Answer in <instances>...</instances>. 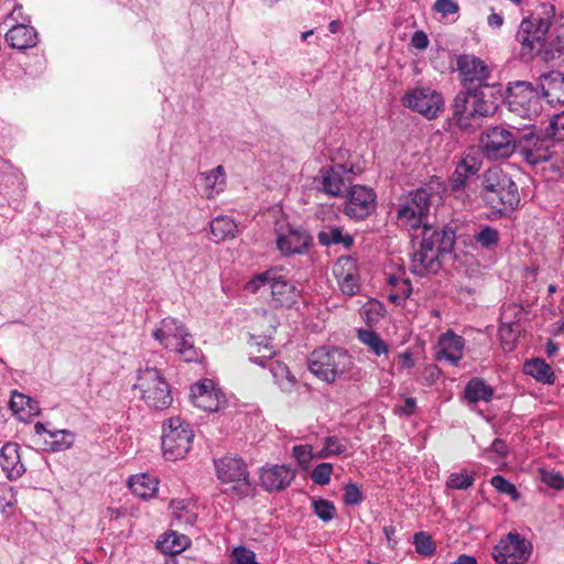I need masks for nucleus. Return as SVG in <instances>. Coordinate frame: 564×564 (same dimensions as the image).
<instances>
[{
    "label": "nucleus",
    "instance_id": "obj_1",
    "mask_svg": "<svg viewBox=\"0 0 564 564\" xmlns=\"http://www.w3.org/2000/svg\"><path fill=\"white\" fill-rule=\"evenodd\" d=\"M457 224L452 221L442 229L423 225L420 249L413 253L411 270L419 275L436 274L445 258L451 257L456 243Z\"/></svg>",
    "mask_w": 564,
    "mask_h": 564
},
{
    "label": "nucleus",
    "instance_id": "obj_2",
    "mask_svg": "<svg viewBox=\"0 0 564 564\" xmlns=\"http://www.w3.org/2000/svg\"><path fill=\"white\" fill-rule=\"evenodd\" d=\"M553 14L554 7L543 4L542 12L533 13L521 21L516 39L521 44L520 58L522 62L529 63L535 56H542L544 61L555 58V40L546 42Z\"/></svg>",
    "mask_w": 564,
    "mask_h": 564
},
{
    "label": "nucleus",
    "instance_id": "obj_3",
    "mask_svg": "<svg viewBox=\"0 0 564 564\" xmlns=\"http://www.w3.org/2000/svg\"><path fill=\"white\" fill-rule=\"evenodd\" d=\"M480 194L484 200L501 214L516 210L520 194L516 182L499 166L486 170L480 176Z\"/></svg>",
    "mask_w": 564,
    "mask_h": 564
},
{
    "label": "nucleus",
    "instance_id": "obj_4",
    "mask_svg": "<svg viewBox=\"0 0 564 564\" xmlns=\"http://www.w3.org/2000/svg\"><path fill=\"white\" fill-rule=\"evenodd\" d=\"M503 104L516 116L535 120L544 110L538 84L527 80L509 82L503 94Z\"/></svg>",
    "mask_w": 564,
    "mask_h": 564
},
{
    "label": "nucleus",
    "instance_id": "obj_5",
    "mask_svg": "<svg viewBox=\"0 0 564 564\" xmlns=\"http://www.w3.org/2000/svg\"><path fill=\"white\" fill-rule=\"evenodd\" d=\"M352 365V357L339 347H319L307 359L310 371L327 383L345 378Z\"/></svg>",
    "mask_w": 564,
    "mask_h": 564
},
{
    "label": "nucleus",
    "instance_id": "obj_6",
    "mask_svg": "<svg viewBox=\"0 0 564 564\" xmlns=\"http://www.w3.org/2000/svg\"><path fill=\"white\" fill-rule=\"evenodd\" d=\"M152 337L163 348L177 352L186 362L198 359V350L194 346L193 335L177 318H162L152 330Z\"/></svg>",
    "mask_w": 564,
    "mask_h": 564
},
{
    "label": "nucleus",
    "instance_id": "obj_7",
    "mask_svg": "<svg viewBox=\"0 0 564 564\" xmlns=\"http://www.w3.org/2000/svg\"><path fill=\"white\" fill-rule=\"evenodd\" d=\"M133 389L139 390L141 399L153 410L162 411L173 402L171 387L155 367L139 369Z\"/></svg>",
    "mask_w": 564,
    "mask_h": 564
},
{
    "label": "nucleus",
    "instance_id": "obj_8",
    "mask_svg": "<svg viewBox=\"0 0 564 564\" xmlns=\"http://www.w3.org/2000/svg\"><path fill=\"white\" fill-rule=\"evenodd\" d=\"M520 131L506 126L487 127L479 137V149L491 161L509 159L521 147Z\"/></svg>",
    "mask_w": 564,
    "mask_h": 564
},
{
    "label": "nucleus",
    "instance_id": "obj_9",
    "mask_svg": "<svg viewBox=\"0 0 564 564\" xmlns=\"http://www.w3.org/2000/svg\"><path fill=\"white\" fill-rule=\"evenodd\" d=\"M435 192L431 185L421 186L402 195L399 199L397 218L404 226L417 229L430 213Z\"/></svg>",
    "mask_w": 564,
    "mask_h": 564
},
{
    "label": "nucleus",
    "instance_id": "obj_10",
    "mask_svg": "<svg viewBox=\"0 0 564 564\" xmlns=\"http://www.w3.org/2000/svg\"><path fill=\"white\" fill-rule=\"evenodd\" d=\"M162 451L167 460H178L189 452L194 432L181 417H171L162 427Z\"/></svg>",
    "mask_w": 564,
    "mask_h": 564
},
{
    "label": "nucleus",
    "instance_id": "obj_11",
    "mask_svg": "<svg viewBox=\"0 0 564 564\" xmlns=\"http://www.w3.org/2000/svg\"><path fill=\"white\" fill-rule=\"evenodd\" d=\"M217 477L221 482L232 484V490L239 497L250 491L249 474L245 462L236 456H226L215 462Z\"/></svg>",
    "mask_w": 564,
    "mask_h": 564
},
{
    "label": "nucleus",
    "instance_id": "obj_12",
    "mask_svg": "<svg viewBox=\"0 0 564 564\" xmlns=\"http://www.w3.org/2000/svg\"><path fill=\"white\" fill-rule=\"evenodd\" d=\"M531 554V544L519 533H508L494 547L492 557L498 564H524Z\"/></svg>",
    "mask_w": 564,
    "mask_h": 564
},
{
    "label": "nucleus",
    "instance_id": "obj_13",
    "mask_svg": "<svg viewBox=\"0 0 564 564\" xmlns=\"http://www.w3.org/2000/svg\"><path fill=\"white\" fill-rule=\"evenodd\" d=\"M377 208V195L370 187L354 185L350 187L344 214L355 220L368 218Z\"/></svg>",
    "mask_w": 564,
    "mask_h": 564
},
{
    "label": "nucleus",
    "instance_id": "obj_14",
    "mask_svg": "<svg viewBox=\"0 0 564 564\" xmlns=\"http://www.w3.org/2000/svg\"><path fill=\"white\" fill-rule=\"evenodd\" d=\"M457 70L464 89L489 87L487 79L490 75L486 63L479 57L463 54L457 57Z\"/></svg>",
    "mask_w": 564,
    "mask_h": 564
},
{
    "label": "nucleus",
    "instance_id": "obj_15",
    "mask_svg": "<svg viewBox=\"0 0 564 564\" xmlns=\"http://www.w3.org/2000/svg\"><path fill=\"white\" fill-rule=\"evenodd\" d=\"M403 104L431 120L438 116L444 102L442 95L436 90L416 88L404 96Z\"/></svg>",
    "mask_w": 564,
    "mask_h": 564
},
{
    "label": "nucleus",
    "instance_id": "obj_16",
    "mask_svg": "<svg viewBox=\"0 0 564 564\" xmlns=\"http://www.w3.org/2000/svg\"><path fill=\"white\" fill-rule=\"evenodd\" d=\"M522 315V308L517 305L508 304L502 307L499 337L505 351H512L516 348L518 337L521 333L519 322Z\"/></svg>",
    "mask_w": 564,
    "mask_h": 564
},
{
    "label": "nucleus",
    "instance_id": "obj_17",
    "mask_svg": "<svg viewBox=\"0 0 564 564\" xmlns=\"http://www.w3.org/2000/svg\"><path fill=\"white\" fill-rule=\"evenodd\" d=\"M313 245V237L302 227H289L276 238V248L284 257L305 254Z\"/></svg>",
    "mask_w": 564,
    "mask_h": 564
},
{
    "label": "nucleus",
    "instance_id": "obj_18",
    "mask_svg": "<svg viewBox=\"0 0 564 564\" xmlns=\"http://www.w3.org/2000/svg\"><path fill=\"white\" fill-rule=\"evenodd\" d=\"M524 140L527 145L521 144L519 149L527 163L536 165L552 158L554 153L552 148L556 142L546 135V130L543 137L529 133L524 135Z\"/></svg>",
    "mask_w": 564,
    "mask_h": 564
},
{
    "label": "nucleus",
    "instance_id": "obj_19",
    "mask_svg": "<svg viewBox=\"0 0 564 564\" xmlns=\"http://www.w3.org/2000/svg\"><path fill=\"white\" fill-rule=\"evenodd\" d=\"M296 476V470L288 465H264L260 469V484L265 491L286 489Z\"/></svg>",
    "mask_w": 564,
    "mask_h": 564
},
{
    "label": "nucleus",
    "instance_id": "obj_20",
    "mask_svg": "<svg viewBox=\"0 0 564 564\" xmlns=\"http://www.w3.org/2000/svg\"><path fill=\"white\" fill-rule=\"evenodd\" d=\"M221 398L220 391L215 389L214 382L210 379H204L191 388L192 403L205 412L218 411Z\"/></svg>",
    "mask_w": 564,
    "mask_h": 564
},
{
    "label": "nucleus",
    "instance_id": "obj_21",
    "mask_svg": "<svg viewBox=\"0 0 564 564\" xmlns=\"http://www.w3.org/2000/svg\"><path fill=\"white\" fill-rule=\"evenodd\" d=\"M539 88L544 104L550 106L564 105V74L552 70L539 78Z\"/></svg>",
    "mask_w": 564,
    "mask_h": 564
},
{
    "label": "nucleus",
    "instance_id": "obj_22",
    "mask_svg": "<svg viewBox=\"0 0 564 564\" xmlns=\"http://www.w3.org/2000/svg\"><path fill=\"white\" fill-rule=\"evenodd\" d=\"M470 94L471 91H467L466 89L459 90L452 104V118L463 131L473 130L474 126L471 121L478 119L477 115L473 111L474 104Z\"/></svg>",
    "mask_w": 564,
    "mask_h": 564
},
{
    "label": "nucleus",
    "instance_id": "obj_23",
    "mask_svg": "<svg viewBox=\"0 0 564 564\" xmlns=\"http://www.w3.org/2000/svg\"><path fill=\"white\" fill-rule=\"evenodd\" d=\"M344 174L345 169L340 164L322 167L318 175V180H321L318 188L333 197L343 196L347 187Z\"/></svg>",
    "mask_w": 564,
    "mask_h": 564
},
{
    "label": "nucleus",
    "instance_id": "obj_24",
    "mask_svg": "<svg viewBox=\"0 0 564 564\" xmlns=\"http://www.w3.org/2000/svg\"><path fill=\"white\" fill-rule=\"evenodd\" d=\"M0 466L9 480H17L25 473V466L21 462L20 446L8 442L0 449Z\"/></svg>",
    "mask_w": 564,
    "mask_h": 564
},
{
    "label": "nucleus",
    "instance_id": "obj_25",
    "mask_svg": "<svg viewBox=\"0 0 564 564\" xmlns=\"http://www.w3.org/2000/svg\"><path fill=\"white\" fill-rule=\"evenodd\" d=\"M270 289L272 300L279 306L290 308L294 306L301 297V291L296 285L288 281L276 269L275 279L272 280Z\"/></svg>",
    "mask_w": 564,
    "mask_h": 564
},
{
    "label": "nucleus",
    "instance_id": "obj_26",
    "mask_svg": "<svg viewBox=\"0 0 564 564\" xmlns=\"http://www.w3.org/2000/svg\"><path fill=\"white\" fill-rule=\"evenodd\" d=\"M440 350L437 352L438 359H446L452 365H457L463 358V349L465 339L448 329L440 336L438 339Z\"/></svg>",
    "mask_w": 564,
    "mask_h": 564
},
{
    "label": "nucleus",
    "instance_id": "obj_27",
    "mask_svg": "<svg viewBox=\"0 0 564 564\" xmlns=\"http://www.w3.org/2000/svg\"><path fill=\"white\" fill-rule=\"evenodd\" d=\"M6 41L11 47L23 51L36 45L37 33L32 26L21 22L10 26L6 33Z\"/></svg>",
    "mask_w": 564,
    "mask_h": 564
},
{
    "label": "nucleus",
    "instance_id": "obj_28",
    "mask_svg": "<svg viewBox=\"0 0 564 564\" xmlns=\"http://www.w3.org/2000/svg\"><path fill=\"white\" fill-rule=\"evenodd\" d=\"M198 178L203 186V194L208 199L214 198L215 195L224 191L226 176L221 165L209 172L199 173Z\"/></svg>",
    "mask_w": 564,
    "mask_h": 564
},
{
    "label": "nucleus",
    "instance_id": "obj_29",
    "mask_svg": "<svg viewBox=\"0 0 564 564\" xmlns=\"http://www.w3.org/2000/svg\"><path fill=\"white\" fill-rule=\"evenodd\" d=\"M485 87L467 88V91H471L470 97L474 104L473 111L477 115V118H485L495 115L498 105L492 96H488Z\"/></svg>",
    "mask_w": 564,
    "mask_h": 564
},
{
    "label": "nucleus",
    "instance_id": "obj_30",
    "mask_svg": "<svg viewBox=\"0 0 564 564\" xmlns=\"http://www.w3.org/2000/svg\"><path fill=\"white\" fill-rule=\"evenodd\" d=\"M317 240L323 247L341 245L344 248L350 249L354 245V237L349 234H344L343 229L337 226H325L318 231Z\"/></svg>",
    "mask_w": 564,
    "mask_h": 564
},
{
    "label": "nucleus",
    "instance_id": "obj_31",
    "mask_svg": "<svg viewBox=\"0 0 564 564\" xmlns=\"http://www.w3.org/2000/svg\"><path fill=\"white\" fill-rule=\"evenodd\" d=\"M268 367L282 392L291 393L295 389L297 380L286 365L281 361H271Z\"/></svg>",
    "mask_w": 564,
    "mask_h": 564
},
{
    "label": "nucleus",
    "instance_id": "obj_32",
    "mask_svg": "<svg viewBox=\"0 0 564 564\" xmlns=\"http://www.w3.org/2000/svg\"><path fill=\"white\" fill-rule=\"evenodd\" d=\"M492 395L494 389L484 379L478 377L471 378L464 390V397L469 403L488 402Z\"/></svg>",
    "mask_w": 564,
    "mask_h": 564
},
{
    "label": "nucleus",
    "instance_id": "obj_33",
    "mask_svg": "<svg viewBox=\"0 0 564 564\" xmlns=\"http://www.w3.org/2000/svg\"><path fill=\"white\" fill-rule=\"evenodd\" d=\"M478 164L473 158H465L458 162L451 177L452 187L458 191L467 184V181L478 172Z\"/></svg>",
    "mask_w": 564,
    "mask_h": 564
},
{
    "label": "nucleus",
    "instance_id": "obj_34",
    "mask_svg": "<svg viewBox=\"0 0 564 564\" xmlns=\"http://www.w3.org/2000/svg\"><path fill=\"white\" fill-rule=\"evenodd\" d=\"M128 484L132 492L142 499L152 498L158 491L156 479L147 474L131 476Z\"/></svg>",
    "mask_w": 564,
    "mask_h": 564
},
{
    "label": "nucleus",
    "instance_id": "obj_35",
    "mask_svg": "<svg viewBox=\"0 0 564 564\" xmlns=\"http://www.w3.org/2000/svg\"><path fill=\"white\" fill-rule=\"evenodd\" d=\"M237 224L228 216H217L210 223V232L216 242L236 237Z\"/></svg>",
    "mask_w": 564,
    "mask_h": 564
},
{
    "label": "nucleus",
    "instance_id": "obj_36",
    "mask_svg": "<svg viewBox=\"0 0 564 564\" xmlns=\"http://www.w3.org/2000/svg\"><path fill=\"white\" fill-rule=\"evenodd\" d=\"M191 541L184 534L176 532L165 533L156 543V547L165 554H178L184 551Z\"/></svg>",
    "mask_w": 564,
    "mask_h": 564
},
{
    "label": "nucleus",
    "instance_id": "obj_37",
    "mask_svg": "<svg viewBox=\"0 0 564 564\" xmlns=\"http://www.w3.org/2000/svg\"><path fill=\"white\" fill-rule=\"evenodd\" d=\"M172 514L177 524H185L193 527L197 520V514L194 512V503L185 500H173L170 505Z\"/></svg>",
    "mask_w": 564,
    "mask_h": 564
},
{
    "label": "nucleus",
    "instance_id": "obj_38",
    "mask_svg": "<svg viewBox=\"0 0 564 564\" xmlns=\"http://www.w3.org/2000/svg\"><path fill=\"white\" fill-rule=\"evenodd\" d=\"M524 371L540 382L549 384L554 382L552 368L543 359L536 358L525 362Z\"/></svg>",
    "mask_w": 564,
    "mask_h": 564
},
{
    "label": "nucleus",
    "instance_id": "obj_39",
    "mask_svg": "<svg viewBox=\"0 0 564 564\" xmlns=\"http://www.w3.org/2000/svg\"><path fill=\"white\" fill-rule=\"evenodd\" d=\"M474 240L481 248L492 250L500 241V232L491 226H480L478 232L474 236Z\"/></svg>",
    "mask_w": 564,
    "mask_h": 564
},
{
    "label": "nucleus",
    "instance_id": "obj_40",
    "mask_svg": "<svg viewBox=\"0 0 564 564\" xmlns=\"http://www.w3.org/2000/svg\"><path fill=\"white\" fill-rule=\"evenodd\" d=\"M358 339L368 346L373 354L377 356H381L388 352L387 344L381 339V337L373 330L370 329H360L358 330Z\"/></svg>",
    "mask_w": 564,
    "mask_h": 564
},
{
    "label": "nucleus",
    "instance_id": "obj_41",
    "mask_svg": "<svg viewBox=\"0 0 564 564\" xmlns=\"http://www.w3.org/2000/svg\"><path fill=\"white\" fill-rule=\"evenodd\" d=\"M51 441L47 444L52 452H63L70 448L74 444L75 436L67 430H57L48 432Z\"/></svg>",
    "mask_w": 564,
    "mask_h": 564
},
{
    "label": "nucleus",
    "instance_id": "obj_42",
    "mask_svg": "<svg viewBox=\"0 0 564 564\" xmlns=\"http://www.w3.org/2000/svg\"><path fill=\"white\" fill-rule=\"evenodd\" d=\"M312 508L314 514L324 522L333 520L336 516L334 502L326 499H313Z\"/></svg>",
    "mask_w": 564,
    "mask_h": 564
},
{
    "label": "nucleus",
    "instance_id": "obj_43",
    "mask_svg": "<svg viewBox=\"0 0 564 564\" xmlns=\"http://www.w3.org/2000/svg\"><path fill=\"white\" fill-rule=\"evenodd\" d=\"M323 448L318 457L339 456L346 454L347 446L337 436H327L323 441Z\"/></svg>",
    "mask_w": 564,
    "mask_h": 564
},
{
    "label": "nucleus",
    "instance_id": "obj_44",
    "mask_svg": "<svg viewBox=\"0 0 564 564\" xmlns=\"http://www.w3.org/2000/svg\"><path fill=\"white\" fill-rule=\"evenodd\" d=\"M415 551L423 556H431L435 553L436 545L432 536L423 531L414 534Z\"/></svg>",
    "mask_w": 564,
    "mask_h": 564
},
{
    "label": "nucleus",
    "instance_id": "obj_45",
    "mask_svg": "<svg viewBox=\"0 0 564 564\" xmlns=\"http://www.w3.org/2000/svg\"><path fill=\"white\" fill-rule=\"evenodd\" d=\"M545 129L546 135L553 141L564 142V112L554 115Z\"/></svg>",
    "mask_w": 564,
    "mask_h": 564
},
{
    "label": "nucleus",
    "instance_id": "obj_46",
    "mask_svg": "<svg viewBox=\"0 0 564 564\" xmlns=\"http://www.w3.org/2000/svg\"><path fill=\"white\" fill-rule=\"evenodd\" d=\"M275 279V269L267 270L262 273L254 275L245 285V289L250 293H256L263 285H271L272 280Z\"/></svg>",
    "mask_w": 564,
    "mask_h": 564
},
{
    "label": "nucleus",
    "instance_id": "obj_47",
    "mask_svg": "<svg viewBox=\"0 0 564 564\" xmlns=\"http://www.w3.org/2000/svg\"><path fill=\"white\" fill-rule=\"evenodd\" d=\"M10 406L14 412L24 410L25 408H28L30 413L36 412L39 410L36 401L19 392L12 393Z\"/></svg>",
    "mask_w": 564,
    "mask_h": 564
},
{
    "label": "nucleus",
    "instance_id": "obj_48",
    "mask_svg": "<svg viewBox=\"0 0 564 564\" xmlns=\"http://www.w3.org/2000/svg\"><path fill=\"white\" fill-rule=\"evenodd\" d=\"M490 482L499 492L510 496L513 501H517L520 498V494L516 486L503 476L496 475L491 478Z\"/></svg>",
    "mask_w": 564,
    "mask_h": 564
},
{
    "label": "nucleus",
    "instance_id": "obj_49",
    "mask_svg": "<svg viewBox=\"0 0 564 564\" xmlns=\"http://www.w3.org/2000/svg\"><path fill=\"white\" fill-rule=\"evenodd\" d=\"M474 481L475 476L473 474L468 475L465 473H453L448 477L447 487L457 490H465L471 487L474 485Z\"/></svg>",
    "mask_w": 564,
    "mask_h": 564
},
{
    "label": "nucleus",
    "instance_id": "obj_50",
    "mask_svg": "<svg viewBox=\"0 0 564 564\" xmlns=\"http://www.w3.org/2000/svg\"><path fill=\"white\" fill-rule=\"evenodd\" d=\"M333 465L329 463L318 464L311 474V479L316 485H327L330 481Z\"/></svg>",
    "mask_w": 564,
    "mask_h": 564
},
{
    "label": "nucleus",
    "instance_id": "obj_51",
    "mask_svg": "<svg viewBox=\"0 0 564 564\" xmlns=\"http://www.w3.org/2000/svg\"><path fill=\"white\" fill-rule=\"evenodd\" d=\"M292 456L296 459L302 468L307 469L313 458L312 446L307 444L295 445L292 448Z\"/></svg>",
    "mask_w": 564,
    "mask_h": 564
},
{
    "label": "nucleus",
    "instance_id": "obj_52",
    "mask_svg": "<svg viewBox=\"0 0 564 564\" xmlns=\"http://www.w3.org/2000/svg\"><path fill=\"white\" fill-rule=\"evenodd\" d=\"M231 555L237 564H261L257 561L256 553L246 546L235 547Z\"/></svg>",
    "mask_w": 564,
    "mask_h": 564
},
{
    "label": "nucleus",
    "instance_id": "obj_53",
    "mask_svg": "<svg viewBox=\"0 0 564 564\" xmlns=\"http://www.w3.org/2000/svg\"><path fill=\"white\" fill-rule=\"evenodd\" d=\"M344 502L348 506L360 505L364 500V495L354 482H349L344 488Z\"/></svg>",
    "mask_w": 564,
    "mask_h": 564
},
{
    "label": "nucleus",
    "instance_id": "obj_54",
    "mask_svg": "<svg viewBox=\"0 0 564 564\" xmlns=\"http://www.w3.org/2000/svg\"><path fill=\"white\" fill-rule=\"evenodd\" d=\"M15 502L13 488L8 484H0V510L4 511Z\"/></svg>",
    "mask_w": 564,
    "mask_h": 564
},
{
    "label": "nucleus",
    "instance_id": "obj_55",
    "mask_svg": "<svg viewBox=\"0 0 564 564\" xmlns=\"http://www.w3.org/2000/svg\"><path fill=\"white\" fill-rule=\"evenodd\" d=\"M340 290L346 295H355L359 291V284L357 283V279L354 274L347 273L340 281H339Z\"/></svg>",
    "mask_w": 564,
    "mask_h": 564
},
{
    "label": "nucleus",
    "instance_id": "obj_56",
    "mask_svg": "<svg viewBox=\"0 0 564 564\" xmlns=\"http://www.w3.org/2000/svg\"><path fill=\"white\" fill-rule=\"evenodd\" d=\"M542 481L553 489H564V477L560 473L542 471Z\"/></svg>",
    "mask_w": 564,
    "mask_h": 564
},
{
    "label": "nucleus",
    "instance_id": "obj_57",
    "mask_svg": "<svg viewBox=\"0 0 564 564\" xmlns=\"http://www.w3.org/2000/svg\"><path fill=\"white\" fill-rule=\"evenodd\" d=\"M395 289H397L395 293L389 295V300L392 303H397L400 300H405L412 293L411 282L408 279L404 281H401V284H399Z\"/></svg>",
    "mask_w": 564,
    "mask_h": 564
},
{
    "label": "nucleus",
    "instance_id": "obj_58",
    "mask_svg": "<svg viewBox=\"0 0 564 564\" xmlns=\"http://www.w3.org/2000/svg\"><path fill=\"white\" fill-rule=\"evenodd\" d=\"M434 9L443 15H449L458 12L459 7L454 0H436Z\"/></svg>",
    "mask_w": 564,
    "mask_h": 564
},
{
    "label": "nucleus",
    "instance_id": "obj_59",
    "mask_svg": "<svg viewBox=\"0 0 564 564\" xmlns=\"http://www.w3.org/2000/svg\"><path fill=\"white\" fill-rule=\"evenodd\" d=\"M265 350H268V354H263L261 356L250 357V361L252 364H256L261 367H267V361L270 360L274 356V350L272 345L269 340L265 341V345L263 346Z\"/></svg>",
    "mask_w": 564,
    "mask_h": 564
},
{
    "label": "nucleus",
    "instance_id": "obj_60",
    "mask_svg": "<svg viewBox=\"0 0 564 564\" xmlns=\"http://www.w3.org/2000/svg\"><path fill=\"white\" fill-rule=\"evenodd\" d=\"M429 37L423 31H415L411 39V44L417 50H425L429 46Z\"/></svg>",
    "mask_w": 564,
    "mask_h": 564
},
{
    "label": "nucleus",
    "instance_id": "obj_61",
    "mask_svg": "<svg viewBox=\"0 0 564 564\" xmlns=\"http://www.w3.org/2000/svg\"><path fill=\"white\" fill-rule=\"evenodd\" d=\"M555 56H561L564 54V22L556 28V37H555Z\"/></svg>",
    "mask_w": 564,
    "mask_h": 564
},
{
    "label": "nucleus",
    "instance_id": "obj_62",
    "mask_svg": "<svg viewBox=\"0 0 564 564\" xmlns=\"http://www.w3.org/2000/svg\"><path fill=\"white\" fill-rule=\"evenodd\" d=\"M415 405H416L415 399L406 398L404 401V404L400 408V413L408 415V416L412 415L414 413Z\"/></svg>",
    "mask_w": 564,
    "mask_h": 564
},
{
    "label": "nucleus",
    "instance_id": "obj_63",
    "mask_svg": "<svg viewBox=\"0 0 564 564\" xmlns=\"http://www.w3.org/2000/svg\"><path fill=\"white\" fill-rule=\"evenodd\" d=\"M491 448L495 453H497L498 455L500 456H506L507 455V444L501 438H496L492 444H491Z\"/></svg>",
    "mask_w": 564,
    "mask_h": 564
},
{
    "label": "nucleus",
    "instance_id": "obj_64",
    "mask_svg": "<svg viewBox=\"0 0 564 564\" xmlns=\"http://www.w3.org/2000/svg\"><path fill=\"white\" fill-rule=\"evenodd\" d=\"M487 23L492 29H500L503 24V18L499 13H491L487 18Z\"/></svg>",
    "mask_w": 564,
    "mask_h": 564
}]
</instances>
